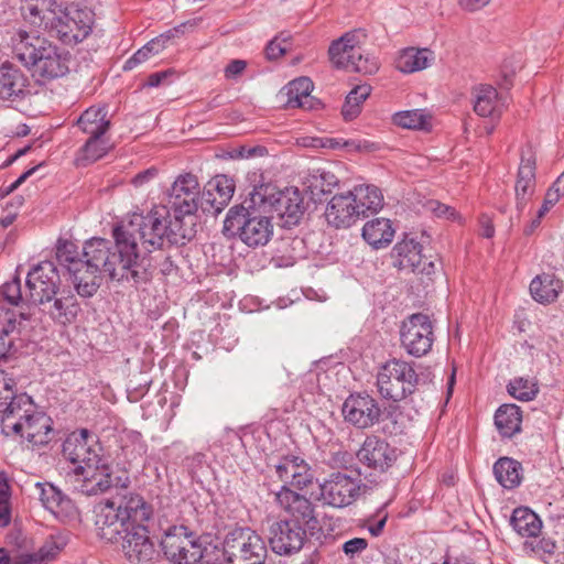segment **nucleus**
<instances>
[{
    "instance_id": "obj_13",
    "label": "nucleus",
    "mask_w": 564,
    "mask_h": 564,
    "mask_svg": "<svg viewBox=\"0 0 564 564\" xmlns=\"http://www.w3.org/2000/svg\"><path fill=\"white\" fill-rule=\"evenodd\" d=\"M360 495V481L344 473L330 474L319 484V500L334 508L352 505Z\"/></svg>"
},
{
    "instance_id": "obj_15",
    "label": "nucleus",
    "mask_w": 564,
    "mask_h": 564,
    "mask_svg": "<svg viewBox=\"0 0 564 564\" xmlns=\"http://www.w3.org/2000/svg\"><path fill=\"white\" fill-rule=\"evenodd\" d=\"M101 447L97 438L87 430L70 433L63 443V456L74 467H87L98 464L101 455Z\"/></svg>"
},
{
    "instance_id": "obj_35",
    "label": "nucleus",
    "mask_w": 564,
    "mask_h": 564,
    "mask_svg": "<svg viewBox=\"0 0 564 564\" xmlns=\"http://www.w3.org/2000/svg\"><path fill=\"white\" fill-rule=\"evenodd\" d=\"M35 491L45 509L56 517L70 514L75 507L73 501L52 484H35Z\"/></svg>"
},
{
    "instance_id": "obj_16",
    "label": "nucleus",
    "mask_w": 564,
    "mask_h": 564,
    "mask_svg": "<svg viewBox=\"0 0 564 564\" xmlns=\"http://www.w3.org/2000/svg\"><path fill=\"white\" fill-rule=\"evenodd\" d=\"M94 21L95 13L91 9L72 6L66 12L62 11L54 29L64 43H79L91 32Z\"/></svg>"
},
{
    "instance_id": "obj_59",
    "label": "nucleus",
    "mask_w": 564,
    "mask_h": 564,
    "mask_svg": "<svg viewBox=\"0 0 564 564\" xmlns=\"http://www.w3.org/2000/svg\"><path fill=\"white\" fill-rule=\"evenodd\" d=\"M161 39H155L147 43L143 47L137 51L132 56L137 63L141 64L145 62L152 54H156L160 51Z\"/></svg>"
},
{
    "instance_id": "obj_24",
    "label": "nucleus",
    "mask_w": 564,
    "mask_h": 564,
    "mask_svg": "<svg viewBox=\"0 0 564 564\" xmlns=\"http://www.w3.org/2000/svg\"><path fill=\"white\" fill-rule=\"evenodd\" d=\"M39 308L52 321L64 326L74 323L80 311L77 299L70 290L66 289H61L54 297L39 305Z\"/></svg>"
},
{
    "instance_id": "obj_12",
    "label": "nucleus",
    "mask_w": 564,
    "mask_h": 564,
    "mask_svg": "<svg viewBox=\"0 0 564 564\" xmlns=\"http://www.w3.org/2000/svg\"><path fill=\"white\" fill-rule=\"evenodd\" d=\"M30 303L39 306L44 301L54 297L61 290V276L52 261H42L33 267L25 280Z\"/></svg>"
},
{
    "instance_id": "obj_6",
    "label": "nucleus",
    "mask_w": 564,
    "mask_h": 564,
    "mask_svg": "<svg viewBox=\"0 0 564 564\" xmlns=\"http://www.w3.org/2000/svg\"><path fill=\"white\" fill-rule=\"evenodd\" d=\"M419 376L412 362L392 358L384 362L377 375V387L382 398L402 401L414 393Z\"/></svg>"
},
{
    "instance_id": "obj_34",
    "label": "nucleus",
    "mask_w": 564,
    "mask_h": 564,
    "mask_svg": "<svg viewBox=\"0 0 564 564\" xmlns=\"http://www.w3.org/2000/svg\"><path fill=\"white\" fill-rule=\"evenodd\" d=\"M474 98V111L480 117H500L503 104L497 89L487 84H480L474 87L471 91Z\"/></svg>"
},
{
    "instance_id": "obj_64",
    "label": "nucleus",
    "mask_w": 564,
    "mask_h": 564,
    "mask_svg": "<svg viewBox=\"0 0 564 564\" xmlns=\"http://www.w3.org/2000/svg\"><path fill=\"white\" fill-rule=\"evenodd\" d=\"M247 63L242 59L231 61L225 68L226 78H235L246 69Z\"/></svg>"
},
{
    "instance_id": "obj_50",
    "label": "nucleus",
    "mask_w": 564,
    "mask_h": 564,
    "mask_svg": "<svg viewBox=\"0 0 564 564\" xmlns=\"http://www.w3.org/2000/svg\"><path fill=\"white\" fill-rule=\"evenodd\" d=\"M0 294L8 304L15 307L12 310L17 313L24 312V305L30 303L29 292L25 294L22 293L21 280L17 276L3 283Z\"/></svg>"
},
{
    "instance_id": "obj_58",
    "label": "nucleus",
    "mask_w": 564,
    "mask_h": 564,
    "mask_svg": "<svg viewBox=\"0 0 564 564\" xmlns=\"http://www.w3.org/2000/svg\"><path fill=\"white\" fill-rule=\"evenodd\" d=\"M314 185L321 187V192H330L338 184V178L330 172H321L313 176Z\"/></svg>"
},
{
    "instance_id": "obj_41",
    "label": "nucleus",
    "mask_w": 564,
    "mask_h": 564,
    "mask_svg": "<svg viewBox=\"0 0 564 564\" xmlns=\"http://www.w3.org/2000/svg\"><path fill=\"white\" fill-rule=\"evenodd\" d=\"M79 129L90 137L104 135L110 128L108 110L105 106H91L77 119Z\"/></svg>"
},
{
    "instance_id": "obj_1",
    "label": "nucleus",
    "mask_w": 564,
    "mask_h": 564,
    "mask_svg": "<svg viewBox=\"0 0 564 564\" xmlns=\"http://www.w3.org/2000/svg\"><path fill=\"white\" fill-rule=\"evenodd\" d=\"M166 212L158 208L151 215L133 214L112 229L116 252H111L110 241L91 238L86 241L82 256L88 268L107 273L112 280L145 282L150 278V261L147 253L162 248L164 229L161 219Z\"/></svg>"
},
{
    "instance_id": "obj_61",
    "label": "nucleus",
    "mask_w": 564,
    "mask_h": 564,
    "mask_svg": "<svg viewBox=\"0 0 564 564\" xmlns=\"http://www.w3.org/2000/svg\"><path fill=\"white\" fill-rule=\"evenodd\" d=\"M289 50V45H283L279 37L273 39L265 47L268 59H276L284 55Z\"/></svg>"
},
{
    "instance_id": "obj_33",
    "label": "nucleus",
    "mask_w": 564,
    "mask_h": 564,
    "mask_svg": "<svg viewBox=\"0 0 564 564\" xmlns=\"http://www.w3.org/2000/svg\"><path fill=\"white\" fill-rule=\"evenodd\" d=\"M360 218L369 217L382 209L384 198L381 189L375 185L360 184L349 189Z\"/></svg>"
},
{
    "instance_id": "obj_49",
    "label": "nucleus",
    "mask_w": 564,
    "mask_h": 564,
    "mask_svg": "<svg viewBox=\"0 0 564 564\" xmlns=\"http://www.w3.org/2000/svg\"><path fill=\"white\" fill-rule=\"evenodd\" d=\"M509 394L522 402L533 400L539 393L538 380L534 378L517 377L507 386Z\"/></svg>"
},
{
    "instance_id": "obj_32",
    "label": "nucleus",
    "mask_w": 564,
    "mask_h": 564,
    "mask_svg": "<svg viewBox=\"0 0 564 564\" xmlns=\"http://www.w3.org/2000/svg\"><path fill=\"white\" fill-rule=\"evenodd\" d=\"M52 419L43 412L35 411V413L26 420L21 429V433H15L13 436H19L26 440L33 446H43L48 444L54 435Z\"/></svg>"
},
{
    "instance_id": "obj_10",
    "label": "nucleus",
    "mask_w": 564,
    "mask_h": 564,
    "mask_svg": "<svg viewBox=\"0 0 564 564\" xmlns=\"http://www.w3.org/2000/svg\"><path fill=\"white\" fill-rule=\"evenodd\" d=\"M165 557L174 564H195L203 556L199 536L185 525L171 527L161 540Z\"/></svg>"
},
{
    "instance_id": "obj_9",
    "label": "nucleus",
    "mask_w": 564,
    "mask_h": 564,
    "mask_svg": "<svg viewBox=\"0 0 564 564\" xmlns=\"http://www.w3.org/2000/svg\"><path fill=\"white\" fill-rule=\"evenodd\" d=\"M267 554L263 539L249 528L232 530L224 542V556L230 564H262Z\"/></svg>"
},
{
    "instance_id": "obj_29",
    "label": "nucleus",
    "mask_w": 564,
    "mask_h": 564,
    "mask_svg": "<svg viewBox=\"0 0 564 564\" xmlns=\"http://www.w3.org/2000/svg\"><path fill=\"white\" fill-rule=\"evenodd\" d=\"M514 192L517 209L522 212L535 192V158L531 150L521 154Z\"/></svg>"
},
{
    "instance_id": "obj_20",
    "label": "nucleus",
    "mask_w": 564,
    "mask_h": 564,
    "mask_svg": "<svg viewBox=\"0 0 564 564\" xmlns=\"http://www.w3.org/2000/svg\"><path fill=\"white\" fill-rule=\"evenodd\" d=\"M121 547L124 556L131 563H148L156 553L154 543L143 524L131 525L127 529Z\"/></svg>"
},
{
    "instance_id": "obj_51",
    "label": "nucleus",
    "mask_w": 564,
    "mask_h": 564,
    "mask_svg": "<svg viewBox=\"0 0 564 564\" xmlns=\"http://www.w3.org/2000/svg\"><path fill=\"white\" fill-rule=\"evenodd\" d=\"M56 258L62 265L67 268L68 272H70L73 268L85 267L84 258L82 252L78 251V247L68 240L59 239L57 241Z\"/></svg>"
},
{
    "instance_id": "obj_44",
    "label": "nucleus",
    "mask_w": 564,
    "mask_h": 564,
    "mask_svg": "<svg viewBox=\"0 0 564 564\" xmlns=\"http://www.w3.org/2000/svg\"><path fill=\"white\" fill-rule=\"evenodd\" d=\"M100 272L101 271L88 268L87 265L84 268H73L69 273L73 278L74 286L80 296L89 297L97 292L100 285Z\"/></svg>"
},
{
    "instance_id": "obj_8",
    "label": "nucleus",
    "mask_w": 564,
    "mask_h": 564,
    "mask_svg": "<svg viewBox=\"0 0 564 564\" xmlns=\"http://www.w3.org/2000/svg\"><path fill=\"white\" fill-rule=\"evenodd\" d=\"M76 488L86 496H97L106 492L111 487L118 490H126L130 485V477L127 471L112 476L111 468L105 457L98 464L87 467H74Z\"/></svg>"
},
{
    "instance_id": "obj_27",
    "label": "nucleus",
    "mask_w": 564,
    "mask_h": 564,
    "mask_svg": "<svg viewBox=\"0 0 564 564\" xmlns=\"http://www.w3.org/2000/svg\"><path fill=\"white\" fill-rule=\"evenodd\" d=\"M95 525L99 536L108 542H117L120 534L129 529L115 499H107L98 506Z\"/></svg>"
},
{
    "instance_id": "obj_37",
    "label": "nucleus",
    "mask_w": 564,
    "mask_h": 564,
    "mask_svg": "<svg viewBox=\"0 0 564 564\" xmlns=\"http://www.w3.org/2000/svg\"><path fill=\"white\" fill-rule=\"evenodd\" d=\"M26 77L23 72L15 65L4 63L0 66V98L10 100L19 97L25 86Z\"/></svg>"
},
{
    "instance_id": "obj_43",
    "label": "nucleus",
    "mask_w": 564,
    "mask_h": 564,
    "mask_svg": "<svg viewBox=\"0 0 564 564\" xmlns=\"http://www.w3.org/2000/svg\"><path fill=\"white\" fill-rule=\"evenodd\" d=\"M510 525L521 536L536 538L542 530L539 516L527 507H518L510 518Z\"/></svg>"
},
{
    "instance_id": "obj_47",
    "label": "nucleus",
    "mask_w": 564,
    "mask_h": 564,
    "mask_svg": "<svg viewBox=\"0 0 564 564\" xmlns=\"http://www.w3.org/2000/svg\"><path fill=\"white\" fill-rule=\"evenodd\" d=\"M392 120L394 124L405 129L425 130L431 127V117L422 109L397 112Z\"/></svg>"
},
{
    "instance_id": "obj_17",
    "label": "nucleus",
    "mask_w": 564,
    "mask_h": 564,
    "mask_svg": "<svg viewBox=\"0 0 564 564\" xmlns=\"http://www.w3.org/2000/svg\"><path fill=\"white\" fill-rule=\"evenodd\" d=\"M345 421L358 429H368L379 422L381 409L375 398L366 393L350 394L343 404Z\"/></svg>"
},
{
    "instance_id": "obj_62",
    "label": "nucleus",
    "mask_w": 564,
    "mask_h": 564,
    "mask_svg": "<svg viewBox=\"0 0 564 564\" xmlns=\"http://www.w3.org/2000/svg\"><path fill=\"white\" fill-rule=\"evenodd\" d=\"M562 195H564V184H560V180L556 178L552 187L546 192L544 199L545 205H549L550 207L554 206Z\"/></svg>"
},
{
    "instance_id": "obj_18",
    "label": "nucleus",
    "mask_w": 564,
    "mask_h": 564,
    "mask_svg": "<svg viewBox=\"0 0 564 564\" xmlns=\"http://www.w3.org/2000/svg\"><path fill=\"white\" fill-rule=\"evenodd\" d=\"M29 317L30 313L6 310L0 301V367L12 359L15 337L20 335L23 323L29 321Z\"/></svg>"
},
{
    "instance_id": "obj_19",
    "label": "nucleus",
    "mask_w": 564,
    "mask_h": 564,
    "mask_svg": "<svg viewBox=\"0 0 564 564\" xmlns=\"http://www.w3.org/2000/svg\"><path fill=\"white\" fill-rule=\"evenodd\" d=\"M278 506L289 516L290 521H297L314 528L317 523L314 514V506L308 498L300 495L286 486L275 494Z\"/></svg>"
},
{
    "instance_id": "obj_57",
    "label": "nucleus",
    "mask_w": 564,
    "mask_h": 564,
    "mask_svg": "<svg viewBox=\"0 0 564 564\" xmlns=\"http://www.w3.org/2000/svg\"><path fill=\"white\" fill-rule=\"evenodd\" d=\"M368 546V541L362 538H354L351 540L346 541L343 544V552L349 558H354L362 553Z\"/></svg>"
},
{
    "instance_id": "obj_45",
    "label": "nucleus",
    "mask_w": 564,
    "mask_h": 564,
    "mask_svg": "<svg viewBox=\"0 0 564 564\" xmlns=\"http://www.w3.org/2000/svg\"><path fill=\"white\" fill-rule=\"evenodd\" d=\"M521 465L517 460L502 457L494 465V474L497 481L507 489H513L521 482Z\"/></svg>"
},
{
    "instance_id": "obj_30",
    "label": "nucleus",
    "mask_w": 564,
    "mask_h": 564,
    "mask_svg": "<svg viewBox=\"0 0 564 564\" xmlns=\"http://www.w3.org/2000/svg\"><path fill=\"white\" fill-rule=\"evenodd\" d=\"M21 11L31 24L54 29L62 13V6L56 0H23Z\"/></svg>"
},
{
    "instance_id": "obj_36",
    "label": "nucleus",
    "mask_w": 564,
    "mask_h": 564,
    "mask_svg": "<svg viewBox=\"0 0 564 564\" xmlns=\"http://www.w3.org/2000/svg\"><path fill=\"white\" fill-rule=\"evenodd\" d=\"M395 230L390 219L384 217L368 220L362 227V238L372 248L380 249L389 246L394 238Z\"/></svg>"
},
{
    "instance_id": "obj_56",
    "label": "nucleus",
    "mask_w": 564,
    "mask_h": 564,
    "mask_svg": "<svg viewBox=\"0 0 564 564\" xmlns=\"http://www.w3.org/2000/svg\"><path fill=\"white\" fill-rule=\"evenodd\" d=\"M426 207L430 212H432L435 216L442 217L449 220H456L459 218L457 212L438 200H431L426 204Z\"/></svg>"
},
{
    "instance_id": "obj_39",
    "label": "nucleus",
    "mask_w": 564,
    "mask_h": 564,
    "mask_svg": "<svg viewBox=\"0 0 564 564\" xmlns=\"http://www.w3.org/2000/svg\"><path fill=\"white\" fill-rule=\"evenodd\" d=\"M313 87V82L308 77H300L290 82L284 88L285 106L288 108L312 109L314 107V98L311 96Z\"/></svg>"
},
{
    "instance_id": "obj_23",
    "label": "nucleus",
    "mask_w": 564,
    "mask_h": 564,
    "mask_svg": "<svg viewBox=\"0 0 564 564\" xmlns=\"http://www.w3.org/2000/svg\"><path fill=\"white\" fill-rule=\"evenodd\" d=\"M421 251L419 242L413 239H403L392 249L391 256L394 267L399 270L431 274L434 269V263L424 260Z\"/></svg>"
},
{
    "instance_id": "obj_11",
    "label": "nucleus",
    "mask_w": 564,
    "mask_h": 564,
    "mask_svg": "<svg viewBox=\"0 0 564 564\" xmlns=\"http://www.w3.org/2000/svg\"><path fill=\"white\" fill-rule=\"evenodd\" d=\"M434 327L430 317L422 313L412 314L402 322L401 346L413 357L429 354L434 343Z\"/></svg>"
},
{
    "instance_id": "obj_25",
    "label": "nucleus",
    "mask_w": 564,
    "mask_h": 564,
    "mask_svg": "<svg viewBox=\"0 0 564 564\" xmlns=\"http://www.w3.org/2000/svg\"><path fill=\"white\" fill-rule=\"evenodd\" d=\"M360 463L369 468L378 471H384L395 460V449L391 447L384 440L375 435L367 436L362 446L357 452Z\"/></svg>"
},
{
    "instance_id": "obj_2",
    "label": "nucleus",
    "mask_w": 564,
    "mask_h": 564,
    "mask_svg": "<svg viewBox=\"0 0 564 564\" xmlns=\"http://www.w3.org/2000/svg\"><path fill=\"white\" fill-rule=\"evenodd\" d=\"M198 197L199 183L197 177L192 173L180 174L167 193V202L174 213L173 219L169 207L164 205H155L147 213V215H151L158 208H163L166 212L160 226L165 231L162 237V248L165 242L177 245L191 238V231L183 226V218L195 214L198 208Z\"/></svg>"
},
{
    "instance_id": "obj_3",
    "label": "nucleus",
    "mask_w": 564,
    "mask_h": 564,
    "mask_svg": "<svg viewBox=\"0 0 564 564\" xmlns=\"http://www.w3.org/2000/svg\"><path fill=\"white\" fill-rule=\"evenodd\" d=\"M13 43L17 57L39 84H46L68 73L66 57L46 39L21 30Z\"/></svg>"
},
{
    "instance_id": "obj_14",
    "label": "nucleus",
    "mask_w": 564,
    "mask_h": 564,
    "mask_svg": "<svg viewBox=\"0 0 564 564\" xmlns=\"http://www.w3.org/2000/svg\"><path fill=\"white\" fill-rule=\"evenodd\" d=\"M305 527L307 524L286 519L272 523L269 531L271 550L279 555L299 553L307 539Z\"/></svg>"
},
{
    "instance_id": "obj_42",
    "label": "nucleus",
    "mask_w": 564,
    "mask_h": 564,
    "mask_svg": "<svg viewBox=\"0 0 564 564\" xmlns=\"http://www.w3.org/2000/svg\"><path fill=\"white\" fill-rule=\"evenodd\" d=\"M522 411L516 404H502L495 414V425L502 437H512L521 431Z\"/></svg>"
},
{
    "instance_id": "obj_55",
    "label": "nucleus",
    "mask_w": 564,
    "mask_h": 564,
    "mask_svg": "<svg viewBox=\"0 0 564 564\" xmlns=\"http://www.w3.org/2000/svg\"><path fill=\"white\" fill-rule=\"evenodd\" d=\"M388 513L384 508L378 510V512L366 520L365 527L368 529L372 536H379L386 525Z\"/></svg>"
},
{
    "instance_id": "obj_31",
    "label": "nucleus",
    "mask_w": 564,
    "mask_h": 564,
    "mask_svg": "<svg viewBox=\"0 0 564 564\" xmlns=\"http://www.w3.org/2000/svg\"><path fill=\"white\" fill-rule=\"evenodd\" d=\"M117 509L129 528L142 524L152 516V507L138 494L119 490L116 497Z\"/></svg>"
},
{
    "instance_id": "obj_53",
    "label": "nucleus",
    "mask_w": 564,
    "mask_h": 564,
    "mask_svg": "<svg viewBox=\"0 0 564 564\" xmlns=\"http://www.w3.org/2000/svg\"><path fill=\"white\" fill-rule=\"evenodd\" d=\"M14 387L15 382L12 375H9L6 369L0 367V410L4 409V402L17 395Z\"/></svg>"
},
{
    "instance_id": "obj_22",
    "label": "nucleus",
    "mask_w": 564,
    "mask_h": 564,
    "mask_svg": "<svg viewBox=\"0 0 564 564\" xmlns=\"http://www.w3.org/2000/svg\"><path fill=\"white\" fill-rule=\"evenodd\" d=\"M274 471L283 486L304 489L314 480L311 466L299 456H284L275 465Z\"/></svg>"
},
{
    "instance_id": "obj_63",
    "label": "nucleus",
    "mask_w": 564,
    "mask_h": 564,
    "mask_svg": "<svg viewBox=\"0 0 564 564\" xmlns=\"http://www.w3.org/2000/svg\"><path fill=\"white\" fill-rule=\"evenodd\" d=\"M531 545H532V551H534L535 553L541 554V555H544V554L552 555V554H554V552L556 550L555 541H553L550 538H542L534 545L533 544H531Z\"/></svg>"
},
{
    "instance_id": "obj_46",
    "label": "nucleus",
    "mask_w": 564,
    "mask_h": 564,
    "mask_svg": "<svg viewBox=\"0 0 564 564\" xmlns=\"http://www.w3.org/2000/svg\"><path fill=\"white\" fill-rule=\"evenodd\" d=\"M370 93L369 85H358L347 95L341 108V115L346 121H351L359 116L361 106Z\"/></svg>"
},
{
    "instance_id": "obj_40",
    "label": "nucleus",
    "mask_w": 564,
    "mask_h": 564,
    "mask_svg": "<svg viewBox=\"0 0 564 564\" xmlns=\"http://www.w3.org/2000/svg\"><path fill=\"white\" fill-rule=\"evenodd\" d=\"M563 290V282L554 274L543 273L530 283L532 297L541 304H550L557 300Z\"/></svg>"
},
{
    "instance_id": "obj_7",
    "label": "nucleus",
    "mask_w": 564,
    "mask_h": 564,
    "mask_svg": "<svg viewBox=\"0 0 564 564\" xmlns=\"http://www.w3.org/2000/svg\"><path fill=\"white\" fill-rule=\"evenodd\" d=\"M365 37L366 35L361 31H351L334 41L328 50L332 64L336 68L347 72H356L365 75L376 73L379 68L377 59L369 55H362L360 44Z\"/></svg>"
},
{
    "instance_id": "obj_38",
    "label": "nucleus",
    "mask_w": 564,
    "mask_h": 564,
    "mask_svg": "<svg viewBox=\"0 0 564 564\" xmlns=\"http://www.w3.org/2000/svg\"><path fill=\"white\" fill-rule=\"evenodd\" d=\"M434 53L429 48L408 47L400 52L395 67L404 74L423 70L432 65Z\"/></svg>"
},
{
    "instance_id": "obj_4",
    "label": "nucleus",
    "mask_w": 564,
    "mask_h": 564,
    "mask_svg": "<svg viewBox=\"0 0 564 564\" xmlns=\"http://www.w3.org/2000/svg\"><path fill=\"white\" fill-rule=\"evenodd\" d=\"M248 198L240 206L231 207L224 221V232L227 236H238L249 247L264 246L273 234V225L270 217L258 213L260 207H249Z\"/></svg>"
},
{
    "instance_id": "obj_52",
    "label": "nucleus",
    "mask_w": 564,
    "mask_h": 564,
    "mask_svg": "<svg viewBox=\"0 0 564 564\" xmlns=\"http://www.w3.org/2000/svg\"><path fill=\"white\" fill-rule=\"evenodd\" d=\"M325 149L344 150L347 153L355 152H372L378 149V145L368 140H345L341 138H325Z\"/></svg>"
},
{
    "instance_id": "obj_21",
    "label": "nucleus",
    "mask_w": 564,
    "mask_h": 564,
    "mask_svg": "<svg viewBox=\"0 0 564 564\" xmlns=\"http://www.w3.org/2000/svg\"><path fill=\"white\" fill-rule=\"evenodd\" d=\"M3 405L4 409L0 410V414H2L1 430L7 436L21 433L23 423L36 411L31 397L25 393L14 395Z\"/></svg>"
},
{
    "instance_id": "obj_48",
    "label": "nucleus",
    "mask_w": 564,
    "mask_h": 564,
    "mask_svg": "<svg viewBox=\"0 0 564 564\" xmlns=\"http://www.w3.org/2000/svg\"><path fill=\"white\" fill-rule=\"evenodd\" d=\"M109 150V143L102 135L89 137L78 152L77 161L86 165L101 159Z\"/></svg>"
},
{
    "instance_id": "obj_5",
    "label": "nucleus",
    "mask_w": 564,
    "mask_h": 564,
    "mask_svg": "<svg viewBox=\"0 0 564 564\" xmlns=\"http://www.w3.org/2000/svg\"><path fill=\"white\" fill-rule=\"evenodd\" d=\"M247 204L249 207H260L264 213H275L286 226L297 224L304 213L302 195L294 187L278 191L271 184L254 186Z\"/></svg>"
},
{
    "instance_id": "obj_60",
    "label": "nucleus",
    "mask_w": 564,
    "mask_h": 564,
    "mask_svg": "<svg viewBox=\"0 0 564 564\" xmlns=\"http://www.w3.org/2000/svg\"><path fill=\"white\" fill-rule=\"evenodd\" d=\"M522 67L521 61H517L509 66V63L506 61L501 67L502 74V83L501 86L508 89L512 85V77L517 73L518 69Z\"/></svg>"
},
{
    "instance_id": "obj_28",
    "label": "nucleus",
    "mask_w": 564,
    "mask_h": 564,
    "mask_svg": "<svg viewBox=\"0 0 564 564\" xmlns=\"http://www.w3.org/2000/svg\"><path fill=\"white\" fill-rule=\"evenodd\" d=\"M235 193L232 178L227 175H216L208 182L202 194V208L204 212L219 214L230 202Z\"/></svg>"
},
{
    "instance_id": "obj_54",
    "label": "nucleus",
    "mask_w": 564,
    "mask_h": 564,
    "mask_svg": "<svg viewBox=\"0 0 564 564\" xmlns=\"http://www.w3.org/2000/svg\"><path fill=\"white\" fill-rule=\"evenodd\" d=\"M10 491L6 480L0 481V527H7L11 521Z\"/></svg>"
},
{
    "instance_id": "obj_26",
    "label": "nucleus",
    "mask_w": 564,
    "mask_h": 564,
    "mask_svg": "<svg viewBox=\"0 0 564 564\" xmlns=\"http://www.w3.org/2000/svg\"><path fill=\"white\" fill-rule=\"evenodd\" d=\"M349 191L335 194L327 203L325 218L329 226L336 229H346L355 225L359 219Z\"/></svg>"
}]
</instances>
